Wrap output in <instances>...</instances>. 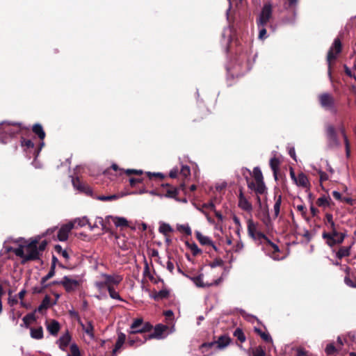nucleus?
<instances>
[{
  "instance_id": "nucleus-1",
  "label": "nucleus",
  "mask_w": 356,
  "mask_h": 356,
  "mask_svg": "<svg viewBox=\"0 0 356 356\" xmlns=\"http://www.w3.org/2000/svg\"><path fill=\"white\" fill-rule=\"evenodd\" d=\"M41 240V236L38 235L29 239L26 245H20L17 248H10L8 250L15 253L17 257L22 259V264H24L29 261L40 259L42 253L38 252L37 245Z\"/></svg>"
},
{
  "instance_id": "nucleus-2",
  "label": "nucleus",
  "mask_w": 356,
  "mask_h": 356,
  "mask_svg": "<svg viewBox=\"0 0 356 356\" xmlns=\"http://www.w3.org/2000/svg\"><path fill=\"white\" fill-rule=\"evenodd\" d=\"M29 131L19 122H3L0 123V141L2 143H7L8 138L14 137L15 135Z\"/></svg>"
},
{
  "instance_id": "nucleus-3",
  "label": "nucleus",
  "mask_w": 356,
  "mask_h": 356,
  "mask_svg": "<svg viewBox=\"0 0 356 356\" xmlns=\"http://www.w3.org/2000/svg\"><path fill=\"white\" fill-rule=\"evenodd\" d=\"M248 235L252 237L254 240L258 241H265L266 243L271 247L273 250V258L275 259H279L278 257L275 256V254L280 252V250L275 244L272 243L266 235L257 229V225L252 221V220L250 219L248 221Z\"/></svg>"
},
{
  "instance_id": "nucleus-4",
  "label": "nucleus",
  "mask_w": 356,
  "mask_h": 356,
  "mask_svg": "<svg viewBox=\"0 0 356 356\" xmlns=\"http://www.w3.org/2000/svg\"><path fill=\"white\" fill-rule=\"evenodd\" d=\"M253 176L255 182L250 181L247 178L248 187L257 194H264L266 188L264 182L263 175L259 168L256 167L253 169Z\"/></svg>"
},
{
  "instance_id": "nucleus-5",
  "label": "nucleus",
  "mask_w": 356,
  "mask_h": 356,
  "mask_svg": "<svg viewBox=\"0 0 356 356\" xmlns=\"http://www.w3.org/2000/svg\"><path fill=\"white\" fill-rule=\"evenodd\" d=\"M318 100L320 106L326 111H330L333 114L338 112L336 101L332 94L330 92H323L318 95Z\"/></svg>"
},
{
  "instance_id": "nucleus-6",
  "label": "nucleus",
  "mask_w": 356,
  "mask_h": 356,
  "mask_svg": "<svg viewBox=\"0 0 356 356\" xmlns=\"http://www.w3.org/2000/svg\"><path fill=\"white\" fill-rule=\"evenodd\" d=\"M346 234L337 231V228L330 230V232H323L322 237L325 240L326 243L330 247L342 243L345 238Z\"/></svg>"
},
{
  "instance_id": "nucleus-7",
  "label": "nucleus",
  "mask_w": 356,
  "mask_h": 356,
  "mask_svg": "<svg viewBox=\"0 0 356 356\" xmlns=\"http://www.w3.org/2000/svg\"><path fill=\"white\" fill-rule=\"evenodd\" d=\"M342 51V43L339 38H336L328 50L327 55V63L328 65L329 71L330 72L331 67L333 63L337 60L338 56Z\"/></svg>"
},
{
  "instance_id": "nucleus-8",
  "label": "nucleus",
  "mask_w": 356,
  "mask_h": 356,
  "mask_svg": "<svg viewBox=\"0 0 356 356\" xmlns=\"http://www.w3.org/2000/svg\"><path fill=\"white\" fill-rule=\"evenodd\" d=\"M273 18V6L271 3L266 2L264 4L259 17L257 18V27L266 26Z\"/></svg>"
},
{
  "instance_id": "nucleus-9",
  "label": "nucleus",
  "mask_w": 356,
  "mask_h": 356,
  "mask_svg": "<svg viewBox=\"0 0 356 356\" xmlns=\"http://www.w3.org/2000/svg\"><path fill=\"white\" fill-rule=\"evenodd\" d=\"M325 133L329 147L334 148L340 145L336 129L332 124H328L326 127Z\"/></svg>"
},
{
  "instance_id": "nucleus-10",
  "label": "nucleus",
  "mask_w": 356,
  "mask_h": 356,
  "mask_svg": "<svg viewBox=\"0 0 356 356\" xmlns=\"http://www.w3.org/2000/svg\"><path fill=\"white\" fill-rule=\"evenodd\" d=\"M61 286H63L66 292L71 293L76 290L80 286V282L72 279L69 276H64L61 280Z\"/></svg>"
},
{
  "instance_id": "nucleus-11",
  "label": "nucleus",
  "mask_w": 356,
  "mask_h": 356,
  "mask_svg": "<svg viewBox=\"0 0 356 356\" xmlns=\"http://www.w3.org/2000/svg\"><path fill=\"white\" fill-rule=\"evenodd\" d=\"M291 178L299 186L305 188H308L310 186L307 177L304 173H300L298 176H296L292 168H291Z\"/></svg>"
},
{
  "instance_id": "nucleus-12",
  "label": "nucleus",
  "mask_w": 356,
  "mask_h": 356,
  "mask_svg": "<svg viewBox=\"0 0 356 356\" xmlns=\"http://www.w3.org/2000/svg\"><path fill=\"white\" fill-rule=\"evenodd\" d=\"M73 186L79 191L92 196V191L91 188L85 182H83L79 177L72 179Z\"/></svg>"
},
{
  "instance_id": "nucleus-13",
  "label": "nucleus",
  "mask_w": 356,
  "mask_h": 356,
  "mask_svg": "<svg viewBox=\"0 0 356 356\" xmlns=\"http://www.w3.org/2000/svg\"><path fill=\"white\" fill-rule=\"evenodd\" d=\"M74 223L69 222L63 225L58 230L57 237L60 241H65L68 238L69 233L74 228Z\"/></svg>"
},
{
  "instance_id": "nucleus-14",
  "label": "nucleus",
  "mask_w": 356,
  "mask_h": 356,
  "mask_svg": "<svg viewBox=\"0 0 356 356\" xmlns=\"http://www.w3.org/2000/svg\"><path fill=\"white\" fill-rule=\"evenodd\" d=\"M188 277V276H187ZM189 278L194 282L197 287L205 288L209 287L213 285H218L220 282V279L216 280L213 283H204L202 280L203 274H200L195 277H189Z\"/></svg>"
},
{
  "instance_id": "nucleus-15",
  "label": "nucleus",
  "mask_w": 356,
  "mask_h": 356,
  "mask_svg": "<svg viewBox=\"0 0 356 356\" xmlns=\"http://www.w3.org/2000/svg\"><path fill=\"white\" fill-rule=\"evenodd\" d=\"M102 277L105 280L107 288L119 284L122 280L120 275H111L108 274H102Z\"/></svg>"
},
{
  "instance_id": "nucleus-16",
  "label": "nucleus",
  "mask_w": 356,
  "mask_h": 356,
  "mask_svg": "<svg viewBox=\"0 0 356 356\" xmlns=\"http://www.w3.org/2000/svg\"><path fill=\"white\" fill-rule=\"evenodd\" d=\"M195 236L201 245H210L213 248V249L215 251H218L217 247L213 244V241L211 240L209 237L202 235L198 231L195 232Z\"/></svg>"
},
{
  "instance_id": "nucleus-17",
  "label": "nucleus",
  "mask_w": 356,
  "mask_h": 356,
  "mask_svg": "<svg viewBox=\"0 0 356 356\" xmlns=\"http://www.w3.org/2000/svg\"><path fill=\"white\" fill-rule=\"evenodd\" d=\"M238 207L246 211H250L252 209L251 203L245 197L241 190L238 195Z\"/></svg>"
},
{
  "instance_id": "nucleus-18",
  "label": "nucleus",
  "mask_w": 356,
  "mask_h": 356,
  "mask_svg": "<svg viewBox=\"0 0 356 356\" xmlns=\"http://www.w3.org/2000/svg\"><path fill=\"white\" fill-rule=\"evenodd\" d=\"M168 329L166 325L162 324H158L155 326L154 332L151 334H149L147 336L148 339H159L161 337L163 333Z\"/></svg>"
},
{
  "instance_id": "nucleus-19",
  "label": "nucleus",
  "mask_w": 356,
  "mask_h": 356,
  "mask_svg": "<svg viewBox=\"0 0 356 356\" xmlns=\"http://www.w3.org/2000/svg\"><path fill=\"white\" fill-rule=\"evenodd\" d=\"M248 356H266L265 346H258L247 350Z\"/></svg>"
},
{
  "instance_id": "nucleus-20",
  "label": "nucleus",
  "mask_w": 356,
  "mask_h": 356,
  "mask_svg": "<svg viewBox=\"0 0 356 356\" xmlns=\"http://www.w3.org/2000/svg\"><path fill=\"white\" fill-rule=\"evenodd\" d=\"M318 207L325 209L327 207H331L334 205V202L332 201L330 196L322 195L318 197L316 202Z\"/></svg>"
},
{
  "instance_id": "nucleus-21",
  "label": "nucleus",
  "mask_w": 356,
  "mask_h": 356,
  "mask_svg": "<svg viewBox=\"0 0 356 356\" xmlns=\"http://www.w3.org/2000/svg\"><path fill=\"white\" fill-rule=\"evenodd\" d=\"M71 341V335L69 332L67 331L63 335H62L57 341L59 348L62 350H65Z\"/></svg>"
},
{
  "instance_id": "nucleus-22",
  "label": "nucleus",
  "mask_w": 356,
  "mask_h": 356,
  "mask_svg": "<svg viewBox=\"0 0 356 356\" xmlns=\"http://www.w3.org/2000/svg\"><path fill=\"white\" fill-rule=\"evenodd\" d=\"M323 222L330 231L337 228V226L333 220V216L332 213H326Z\"/></svg>"
},
{
  "instance_id": "nucleus-23",
  "label": "nucleus",
  "mask_w": 356,
  "mask_h": 356,
  "mask_svg": "<svg viewBox=\"0 0 356 356\" xmlns=\"http://www.w3.org/2000/svg\"><path fill=\"white\" fill-rule=\"evenodd\" d=\"M350 268L348 266H346L345 269L346 275L344 278V282L350 287H356V277L354 275H350Z\"/></svg>"
},
{
  "instance_id": "nucleus-24",
  "label": "nucleus",
  "mask_w": 356,
  "mask_h": 356,
  "mask_svg": "<svg viewBox=\"0 0 356 356\" xmlns=\"http://www.w3.org/2000/svg\"><path fill=\"white\" fill-rule=\"evenodd\" d=\"M170 291L166 289H162L159 291V292L154 291L151 297L156 301H159L160 300L166 299L169 297Z\"/></svg>"
},
{
  "instance_id": "nucleus-25",
  "label": "nucleus",
  "mask_w": 356,
  "mask_h": 356,
  "mask_svg": "<svg viewBox=\"0 0 356 356\" xmlns=\"http://www.w3.org/2000/svg\"><path fill=\"white\" fill-rule=\"evenodd\" d=\"M125 340H126V335L124 333L120 332L118 334L117 341L115 344V348L113 350V353H112L113 356H115L116 355L117 352L121 348L122 345L124 343Z\"/></svg>"
},
{
  "instance_id": "nucleus-26",
  "label": "nucleus",
  "mask_w": 356,
  "mask_h": 356,
  "mask_svg": "<svg viewBox=\"0 0 356 356\" xmlns=\"http://www.w3.org/2000/svg\"><path fill=\"white\" fill-rule=\"evenodd\" d=\"M60 324L56 320H52L49 324L47 325V329L48 332L53 336L57 335L60 330Z\"/></svg>"
},
{
  "instance_id": "nucleus-27",
  "label": "nucleus",
  "mask_w": 356,
  "mask_h": 356,
  "mask_svg": "<svg viewBox=\"0 0 356 356\" xmlns=\"http://www.w3.org/2000/svg\"><path fill=\"white\" fill-rule=\"evenodd\" d=\"M231 342V339L227 335H221L219 337L217 341H216V344L217 345V348L219 349H222L227 346Z\"/></svg>"
},
{
  "instance_id": "nucleus-28",
  "label": "nucleus",
  "mask_w": 356,
  "mask_h": 356,
  "mask_svg": "<svg viewBox=\"0 0 356 356\" xmlns=\"http://www.w3.org/2000/svg\"><path fill=\"white\" fill-rule=\"evenodd\" d=\"M143 321L142 318H136L131 325V331L129 332L130 334H134L137 333H140V332H138V330H140L143 325Z\"/></svg>"
},
{
  "instance_id": "nucleus-29",
  "label": "nucleus",
  "mask_w": 356,
  "mask_h": 356,
  "mask_svg": "<svg viewBox=\"0 0 356 356\" xmlns=\"http://www.w3.org/2000/svg\"><path fill=\"white\" fill-rule=\"evenodd\" d=\"M51 305V298L49 296H46L41 304L38 306V307L34 311L35 312H38L40 313H42L43 311L47 309Z\"/></svg>"
},
{
  "instance_id": "nucleus-30",
  "label": "nucleus",
  "mask_w": 356,
  "mask_h": 356,
  "mask_svg": "<svg viewBox=\"0 0 356 356\" xmlns=\"http://www.w3.org/2000/svg\"><path fill=\"white\" fill-rule=\"evenodd\" d=\"M280 161L278 158L274 156L270 160V166L273 172V175L275 179H277V172Z\"/></svg>"
},
{
  "instance_id": "nucleus-31",
  "label": "nucleus",
  "mask_w": 356,
  "mask_h": 356,
  "mask_svg": "<svg viewBox=\"0 0 356 356\" xmlns=\"http://www.w3.org/2000/svg\"><path fill=\"white\" fill-rule=\"evenodd\" d=\"M350 246H341L336 253V257L339 259L348 257L350 254Z\"/></svg>"
},
{
  "instance_id": "nucleus-32",
  "label": "nucleus",
  "mask_w": 356,
  "mask_h": 356,
  "mask_svg": "<svg viewBox=\"0 0 356 356\" xmlns=\"http://www.w3.org/2000/svg\"><path fill=\"white\" fill-rule=\"evenodd\" d=\"M340 131H341V135H342V136L343 138L344 145H345V148H346V156L349 157L350 154V145L348 136H347L346 133V129H345L343 126H342L340 128Z\"/></svg>"
},
{
  "instance_id": "nucleus-33",
  "label": "nucleus",
  "mask_w": 356,
  "mask_h": 356,
  "mask_svg": "<svg viewBox=\"0 0 356 356\" xmlns=\"http://www.w3.org/2000/svg\"><path fill=\"white\" fill-rule=\"evenodd\" d=\"M32 131L41 140L44 139L46 134L40 124H35L32 127Z\"/></svg>"
},
{
  "instance_id": "nucleus-34",
  "label": "nucleus",
  "mask_w": 356,
  "mask_h": 356,
  "mask_svg": "<svg viewBox=\"0 0 356 356\" xmlns=\"http://www.w3.org/2000/svg\"><path fill=\"white\" fill-rule=\"evenodd\" d=\"M165 186L168 187L166 190L165 196L170 198H175L177 201H180L179 198L177 197V195L179 193V188L172 187L170 184H166Z\"/></svg>"
},
{
  "instance_id": "nucleus-35",
  "label": "nucleus",
  "mask_w": 356,
  "mask_h": 356,
  "mask_svg": "<svg viewBox=\"0 0 356 356\" xmlns=\"http://www.w3.org/2000/svg\"><path fill=\"white\" fill-rule=\"evenodd\" d=\"M80 324L82 327L83 330L89 335L91 338H93L95 336L94 334V327L92 321H87V324L84 325L83 323L80 322Z\"/></svg>"
},
{
  "instance_id": "nucleus-36",
  "label": "nucleus",
  "mask_w": 356,
  "mask_h": 356,
  "mask_svg": "<svg viewBox=\"0 0 356 356\" xmlns=\"http://www.w3.org/2000/svg\"><path fill=\"white\" fill-rule=\"evenodd\" d=\"M31 337L35 339H42L43 338V329L41 326L38 328H31Z\"/></svg>"
},
{
  "instance_id": "nucleus-37",
  "label": "nucleus",
  "mask_w": 356,
  "mask_h": 356,
  "mask_svg": "<svg viewBox=\"0 0 356 356\" xmlns=\"http://www.w3.org/2000/svg\"><path fill=\"white\" fill-rule=\"evenodd\" d=\"M254 332L261 337V338L266 343H270L273 339L268 332H263L260 328L254 327Z\"/></svg>"
},
{
  "instance_id": "nucleus-38",
  "label": "nucleus",
  "mask_w": 356,
  "mask_h": 356,
  "mask_svg": "<svg viewBox=\"0 0 356 356\" xmlns=\"http://www.w3.org/2000/svg\"><path fill=\"white\" fill-rule=\"evenodd\" d=\"M35 312L29 313L26 316H24L22 321L25 325L26 327H29L31 322H34L36 321V317L35 315Z\"/></svg>"
},
{
  "instance_id": "nucleus-39",
  "label": "nucleus",
  "mask_w": 356,
  "mask_h": 356,
  "mask_svg": "<svg viewBox=\"0 0 356 356\" xmlns=\"http://www.w3.org/2000/svg\"><path fill=\"white\" fill-rule=\"evenodd\" d=\"M98 225H100L102 227V230L107 232L108 229L106 227V222L101 217H97L94 225L89 226L90 230H93L95 227H97Z\"/></svg>"
},
{
  "instance_id": "nucleus-40",
  "label": "nucleus",
  "mask_w": 356,
  "mask_h": 356,
  "mask_svg": "<svg viewBox=\"0 0 356 356\" xmlns=\"http://www.w3.org/2000/svg\"><path fill=\"white\" fill-rule=\"evenodd\" d=\"M339 350L340 349L332 343L327 344L325 349V352L327 356L333 355Z\"/></svg>"
},
{
  "instance_id": "nucleus-41",
  "label": "nucleus",
  "mask_w": 356,
  "mask_h": 356,
  "mask_svg": "<svg viewBox=\"0 0 356 356\" xmlns=\"http://www.w3.org/2000/svg\"><path fill=\"white\" fill-rule=\"evenodd\" d=\"M234 336L241 342L243 343L246 340V337L242 330V329L238 327L234 332Z\"/></svg>"
},
{
  "instance_id": "nucleus-42",
  "label": "nucleus",
  "mask_w": 356,
  "mask_h": 356,
  "mask_svg": "<svg viewBox=\"0 0 356 356\" xmlns=\"http://www.w3.org/2000/svg\"><path fill=\"white\" fill-rule=\"evenodd\" d=\"M186 245L191 249L193 256H197L202 252V250L198 248L195 243H190L186 242Z\"/></svg>"
},
{
  "instance_id": "nucleus-43",
  "label": "nucleus",
  "mask_w": 356,
  "mask_h": 356,
  "mask_svg": "<svg viewBox=\"0 0 356 356\" xmlns=\"http://www.w3.org/2000/svg\"><path fill=\"white\" fill-rule=\"evenodd\" d=\"M179 175L185 179L189 177L191 175V169L189 166L182 165L179 169Z\"/></svg>"
},
{
  "instance_id": "nucleus-44",
  "label": "nucleus",
  "mask_w": 356,
  "mask_h": 356,
  "mask_svg": "<svg viewBox=\"0 0 356 356\" xmlns=\"http://www.w3.org/2000/svg\"><path fill=\"white\" fill-rule=\"evenodd\" d=\"M113 222L116 227H127L128 226V221L124 218L115 217Z\"/></svg>"
},
{
  "instance_id": "nucleus-45",
  "label": "nucleus",
  "mask_w": 356,
  "mask_h": 356,
  "mask_svg": "<svg viewBox=\"0 0 356 356\" xmlns=\"http://www.w3.org/2000/svg\"><path fill=\"white\" fill-rule=\"evenodd\" d=\"M159 232L164 234L165 236L168 235V233L172 232L173 230L170 225L167 223H162L159 228Z\"/></svg>"
},
{
  "instance_id": "nucleus-46",
  "label": "nucleus",
  "mask_w": 356,
  "mask_h": 356,
  "mask_svg": "<svg viewBox=\"0 0 356 356\" xmlns=\"http://www.w3.org/2000/svg\"><path fill=\"white\" fill-rule=\"evenodd\" d=\"M55 251L58 253L61 254L66 260H68L70 259V255L67 250H63L60 245H56L54 246Z\"/></svg>"
},
{
  "instance_id": "nucleus-47",
  "label": "nucleus",
  "mask_w": 356,
  "mask_h": 356,
  "mask_svg": "<svg viewBox=\"0 0 356 356\" xmlns=\"http://www.w3.org/2000/svg\"><path fill=\"white\" fill-rule=\"evenodd\" d=\"M107 290L111 298L123 301V299L120 297L119 293L117 291H115L113 286H109L108 288H107Z\"/></svg>"
},
{
  "instance_id": "nucleus-48",
  "label": "nucleus",
  "mask_w": 356,
  "mask_h": 356,
  "mask_svg": "<svg viewBox=\"0 0 356 356\" xmlns=\"http://www.w3.org/2000/svg\"><path fill=\"white\" fill-rule=\"evenodd\" d=\"M67 356H81L79 348L76 343H72L70 346V353Z\"/></svg>"
},
{
  "instance_id": "nucleus-49",
  "label": "nucleus",
  "mask_w": 356,
  "mask_h": 356,
  "mask_svg": "<svg viewBox=\"0 0 356 356\" xmlns=\"http://www.w3.org/2000/svg\"><path fill=\"white\" fill-rule=\"evenodd\" d=\"M177 229L181 232H184L187 236L192 234L191 229L188 225H179L177 226Z\"/></svg>"
},
{
  "instance_id": "nucleus-50",
  "label": "nucleus",
  "mask_w": 356,
  "mask_h": 356,
  "mask_svg": "<svg viewBox=\"0 0 356 356\" xmlns=\"http://www.w3.org/2000/svg\"><path fill=\"white\" fill-rule=\"evenodd\" d=\"M54 275H55V268H50V270H49V273H47V275L41 279V281H40L41 284H44L47 280H49V279L53 277Z\"/></svg>"
},
{
  "instance_id": "nucleus-51",
  "label": "nucleus",
  "mask_w": 356,
  "mask_h": 356,
  "mask_svg": "<svg viewBox=\"0 0 356 356\" xmlns=\"http://www.w3.org/2000/svg\"><path fill=\"white\" fill-rule=\"evenodd\" d=\"M21 145L22 146L26 147L28 149L34 147V143L31 140L25 139L23 137H22Z\"/></svg>"
},
{
  "instance_id": "nucleus-52",
  "label": "nucleus",
  "mask_w": 356,
  "mask_h": 356,
  "mask_svg": "<svg viewBox=\"0 0 356 356\" xmlns=\"http://www.w3.org/2000/svg\"><path fill=\"white\" fill-rule=\"evenodd\" d=\"M152 327H153L152 325L149 323L146 322V323H143V325L141 327V329L138 330L137 331L140 332L141 334H144V333L150 332L152 330Z\"/></svg>"
},
{
  "instance_id": "nucleus-53",
  "label": "nucleus",
  "mask_w": 356,
  "mask_h": 356,
  "mask_svg": "<svg viewBox=\"0 0 356 356\" xmlns=\"http://www.w3.org/2000/svg\"><path fill=\"white\" fill-rule=\"evenodd\" d=\"M147 177L149 178V179H152L153 177L159 178L161 180H163L165 177V175L161 172H147Z\"/></svg>"
},
{
  "instance_id": "nucleus-54",
  "label": "nucleus",
  "mask_w": 356,
  "mask_h": 356,
  "mask_svg": "<svg viewBox=\"0 0 356 356\" xmlns=\"http://www.w3.org/2000/svg\"><path fill=\"white\" fill-rule=\"evenodd\" d=\"M119 197L118 195H101L97 197V199L102 201H111L117 200Z\"/></svg>"
},
{
  "instance_id": "nucleus-55",
  "label": "nucleus",
  "mask_w": 356,
  "mask_h": 356,
  "mask_svg": "<svg viewBox=\"0 0 356 356\" xmlns=\"http://www.w3.org/2000/svg\"><path fill=\"white\" fill-rule=\"evenodd\" d=\"M56 264H58V266L60 267L61 268H66V267L63 264H62L61 263H60L58 261V259H57V257L56 256L53 255L52 259H51V268L56 269Z\"/></svg>"
},
{
  "instance_id": "nucleus-56",
  "label": "nucleus",
  "mask_w": 356,
  "mask_h": 356,
  "mask_svg": "<svg viewBox=\"0 0 356 356\" xmlns=\"http://www.w3.org/2000/svg\"><path fill=\"white\" fill-rule=\"evenodd\" d=\"M265 26H266L258 27V29H259L258 37L260 40H264L267 38V31Z\"/></svg>"
},
{
  "instance_id": "nucleus-57",
  "label": "nucleus",
  "mask_w": 356,
  "mask_h": 356,
  "mask_svg": "<svg viewBox=\"0 0 356 356\" xmlns=\"http://www.w3.org/2000/svg\"><path fill=\"white\" fill-rule=\"evenodd\" d=\"M124 172L128 176H130L131 175H142L143 174V171L142 170H134V169H127V170H124Z\"/></svg>"
},
{
  "instance_id": "nucleus-58",
  "label": "nucleus",
  "mask_w": 356,
  "mask_h": 356,
  "mask_svg": "<svg viewBox=\"0 0 356 356\" xmlns=\"http://www.w3.org/2000/svg\"><path fill=\"white\" fill-rule=\"evenodd\" d=\"M47 246V241L46 240L39 241L38 245H37V250H38V252L42 253L44 251Z\"/></svg>"
},
{
  "instance_id": "nucleus-59",
  "label": "nucleus",
  "mask_w": 356,
  "mask_h": 356,
  "mask_svg": "<svg viewBox=\"0 0 356 356\" xmlns=\"http://www.w3.org/2000/svg\"><path fill=\"white\" fill-rule=\"evenodd\" d=\"M76 222H77L78 225L79 227H84L86 225H88V226H90V222H89V220L86 217L79 218L77 220H76Z\"/></svg>"
},
{
  "instance_id": "nucleus-60",
  "label": "nucleus",
  "mask_w": 356,
  "mask_h": 356,
  "mask_svg": "<svg viewBox=\"0 0 356 356\" xmlns=\"http://www.w3.org/2000/svg\"><path fill=\"white\" fill-rule=\"evenodd\" d=\"M143 178H134L131 177L129 179V184L131 187H134L136 184L142 183L143 181Z\"/></svg>"
},
{
  "instance_id": "nucleus-61",
  "label": "nucleus",
  "mask_w": 356,
  "mask_h": 356,
  "mask_svg": "<svg viewBox=\"0 0 356 356\" xmlns=\"http://www.w3.org/2000/svg\"><path fill=\"white\" fill-rule=\"evenodd\" d=\"M281 202V196H279L278 199L276 200L275 204L274 205V211L276 216H277L280 213Z\"/></svg>"
},
{
  "instance_id": "nucleus-62",
  "label": "nucleus",
  "mask_w": 356,
  "mask_h": 356,
  "mask_svg": "<svg viewBox=\"0 0 356 356\" xmlns=\"http://www.w3.org/2000/svg\"><path fill=\"white\" fill-rule=\"evenodd\" d=\"M179 175V169L177 167H176V168H172L170 171L169 177L172 179H175L178 177Z\"/></svg>"
},
{
  "instance_id": "nucleus-63",
  "label": "nucleus",
  "mask_w": 356,
  "mask_h": 356,
  "mask_svg": "<svg viewBox=\"0 0 356 356\" xmlns=\"http://www.w3.org/2000/svg\"><path fill=\"white\" fill-rule=\"evenodd\" d=\"M318 174H319V177H320L319 181H320L321 184H322L325 181H327L329 178L328 175L325 172L319 170Z\"/></svg>"
},
{
  "instance_id": "nucleus-64",
  "label": "nucleus",
  "mask_w": 356,
  "mask_h": 356,
  "mask_svg": "<svg viewBox=\"0 0 356 356\" xmlns=\"http://www.w3.org/2000/svg\"><path fill=\"white\" fill-rule=\"evenodd\" d=\"M202 208L205 209H209L211 211H215L216 207L213 202H210L209 203L203 204Z\"/></svg>"
}]
</instances>
